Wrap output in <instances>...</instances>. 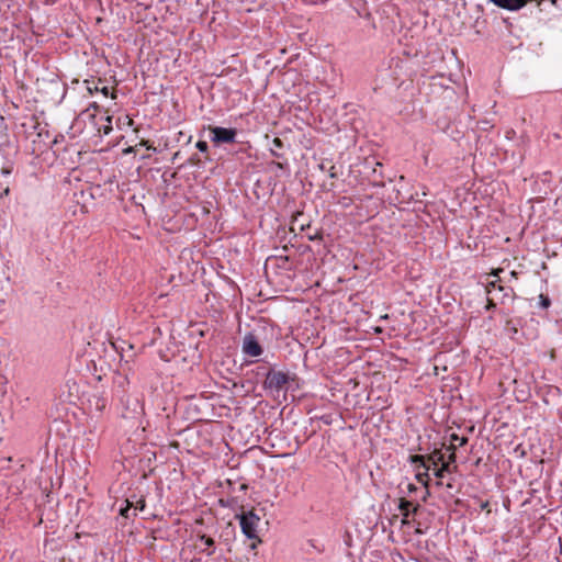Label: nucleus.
Wrapping results in <instances>:
<instances>
[{"label": "nucleus", "instance_id": "obj_1", "mask_svg": "<svg viewBox=\"0 0 562 562\" xmlns=\"http://www.w3.org/2000/svg\"><path fill=\"white\" fill-rule=\"evenodd\" d=\"M239 522L243 533L247 538L255 540L250 548L256 549L257 544L261 542L260 538L258 537V525L260 522V517L252 510L245 512L239 516Z\"/></svg>", "mask_w": 562, "mask_h": 562}, {"label": "nucleus", "instance_id": "obj_2", "mask_svg": "<svg viewBox=\"0 0 562 562\" xmlns=\"http://www.w3.org/2000/svg\"><path fill=\"white\" fill-rule=\"evenodd\" d=\"M212 133V142L215 144L226 143L232 144L235 142L237 132L235 128H225L218 126H210Z\"/></svg>", "mask_w": 562, "mask_h": 562}, {"label": "nucleus", "instance_id": "obj_3", "mask_svg": "<svg viewBox=\"0 0 562 562\" xmlns=\"http://www.w3.org/2000/svg\"><path fill=\"white\" fill-rule=\"evenodd\" d=\"M411 461L413 463H420L426 471H429L430 469L437 468L439 463L445 462V457L441 451H434L430 456H428L427 459H425L424 456L415 454L411 458Z\"/></svg>", "mask_w": 562, "mask_h": 562}, {"label": "nucleus", "instance_id": "obj_4", "mask_svg": "<svg viewBox=\"0 0 562 562\" xmlns=\"http://www.w3.org/2000/svg\"><path fill=\"white\" fill-rule=\"evenodd\" d=\"M289 381V376L281 371L268 372L265 380V387L279 392Z\"/></svg>", "mask_w": 562, "mask_h": 562}, {"label": "nucleus", "instance_id": "obj_5", "mask_svg": "<svg viewBox=\"0 0 562 562\" xmlns=\"http://www.w3.org/2000/svg\"><path fill=\"white\" fill-rule=\"evenodd\" d=\"M243 351L249 357H258L262 353V348L252 334H247L244 337Z\"/></svg>", "mask_w": 562, "mask_h": 562}, {"label": "nucleus", "instance_id": "obj_6", "mask_svg": "<svg viewBox=\"0 0 562 562\" xmlns=\"http://www.w3.org/2000/svg\"><path fill=\"white\" fill-rule=\"evenodd\" d=\"M530 1L531 0H491L495 5L509 11H517Z\"/></svg>", "mask_w": 562, "mask_h": 562}, {"label": "nucleus", "instance_id": "obj_7", "mask_svg": "<svg viewBox=\"0 0 562 562\" xmlns=\"http://www.w3.org/2000/svg\"><path fill=\"white\" fill-rule=\"evenodd\" d=\"M126 414L125 417H133L140 415L144 411L142 402L136 397H126Z\"/></svg>", "mask_w": 562, "mask_h": 562}, {"label": "nucleus", "instance_id": "obj_8", "mask_svg": "<svg viewBox=\"0 0 562 562\" xmlns=\"http://www.w3.org/2000/svg\"><path fill=\"white\" fill-rule=\"evenodd\" d=\"M196 537L204 546L200 548V551L207 557L212 555L214 553V539L203 533H198Z\"/></svg>", "mask_w": 562, "mask_h": 562}, {"label": "nucleus", "instance_id": "obj_9", "mask_svg": "<svg viewBox=\"0 0 562 562\" xmlns=\"http://www.w3.org/2000/svg\"><path fill=\"white\" fill-rule=\"evenodd\" d=\"M139 509L143 510L145 507L144 501L138 502ZM138 509V506H133V503H131L128 499L125 501V506L120 508V515L130 518L131 516L136 515V510Z\"/></svg>", "mask_w": 562, "mask_h": 562}, {"label": "nucleus", "instance_id": "obj_10", "mask_svg": "<svg viewBox=\"0 0 562 562\" xmlns=\"http://www.w3.org/2000/svg\"><path fill=\"white\" fill-rule=\"evenodd\" d=\"M418 507H419L418 505H414L412 502H409L405 498H401L398 508L404 517L403 522H406V519L408 518L409 513H411V508H412L413 513H416Z\"/></svg>", "mask_w": 562, "mask_h": 562}, {"label": "nucleus", "instance_id": "obj_11", "mask_svg": "<svg viewBox=\"0 0 562 562\" xmlns=\"http://www.w3.org/2000/svg\"><path fill=\"white\" fill-rule=\"evenodd\" d=\"M449 462H443L440 468H434V473L437 477H442L445 472H450Z\"/></svg>", "mask_w": 562, "mask_h": 562}, {"label": "nucleus", "instance_id": "obj_12", "mask_svg": "<svg viewBox=\"0 0 562 562\" xmlns=\"http://www.w3.org/2000/svg\"><path fill=\"white\" fill-rule=\"evenodd\" d=\"M105 122L106 124L102 125L101 127H99V132H102L104 135H108L111 133L112 131V117L110 115H108L105 117Z\"/></svg>", "mask_w": 562, "mask_h": 562}, {"label": "nucleus", "instance_id": "obj_13", "mask_svg": "<svg viewBox=\"0 0 562 562\" xmlns=\"http://www.w3.org/2000/svg\"><path fill=\"white\" fill-rule=\"evenodd\" d=\"M496 282H497L496 280L488 282V284H487V293L488 294H492L496 290L497 291H503L504 290V288L502 285H497Z\"/></svg>", "mask_w": 562, "mask_h": 562}, {"label": "nucleus", "instance_id": "obj_14", "mask_svg": "<svg viewBox=\"0 0 562 562\" xmlns=\"http://www.w3.org/2000/svg\"><path fill=\"white\" fill-rule=\"evenodd\" d=\"M428 471H425L424 473H417L416 479L418 482L423 483L425 486L428 485Z\"/></svg>", "mask_w": 562, "mask_h": 562}, {"label": "nucleus", "instance_id": "obj_15", "mask_svg": "<svg viewBox=\"0 0 562 562\" xmlns=\"http://www.w3.org/2000/svg\"><path fill=\"white\" fill-rule=\"evenodd\" d=\"M92 110L93 112H91V109H87L86 111H83L81 113L82 116H87V117H94V112L98 110V106L97 105H92Z\"/></svg>", "mask_w": 562, "mask_h": 562}, {"label": "nucleus", "instance_id": "obj_16", "mask_svg": "<svg viewBox=\"0 0 562 562\" xmlns=\"http://www.w3.org/2000/svg\"><path fill=\"white\" fill-rule=\"evenodd\" d=\"M196 148H198L200 151H203V153H204V151H206V150H207V144H206V142H204V140H199V142L196 143Z\"/></svg>", "mask_w": 562, "mask_h": 562}, {"label": "nucleus", "instance_id": "obj_17", "mask_svg": "<svg viewBox=\"0 0 562 562\" xmlns=\"http://www.w3.org/2000/svg\"><path fill=\"white\" fill-rule=\"evenodd\" d=\"M540 300H541V305H542V307H544V308L549 307V305H550V300H549L547 296H544L543 294H541V295H540Z\"/></svg>", "mask_w": 562, "mask_h": 562}, {"label": "nucleus", "instance_id": "obj_18", "mask_svg": "<svg viewBox=\"0 0 562 562\" xmlns=\"http://www.w3.org/2000/svg\"><path fill=\"white\" fill-rule=\"evenodd\" d=\"M272 144L274 147H279V148L283 147V143L279 137L273 138Z\"/></svg>", "mask_w": 562, "mask_h": 562}, {"label": "nucleus", "instance_id": "obj_19", "mask_svg": "<svg viewBox=\"0 0 562 562\" xmlns=\"http://www.w3.org/2000/svg\"><path fill=\"white\" fill-rule=\"evenodd\" d=\"M454 460H456V453H454V446H453L452 450H451V452H450V454L448 457V461L447 462H449V464H450L451 462H454Z\"/></svg>", "mask_w": 562, "mask_h": 562}, {"label": "nucleus", "instance_id": "obj_20", "mask_svg": "<svg viewBox=\"0 0 562 562\" xmlns=\"http://www.w3.org/2000/svg\"><path fill=\"white\" fill-rule=\"evenodd\" d=\"M453 439L459 441V446H463L468 441V439L465 437L459 438L458 436H453Z\"/></svg>", "mask_w": 562, "mask_h": 562}, {"label": "nucleus", "instance_id": "obj_21", "mask_svg": "<svg viewBox=\"0 0 562 562\" xmlns=\"http://www.w3.org/2000/svg\"><path fill=\"white\" fill-rule=\"evenodd\" d=\"M100 91H101L105 97H108V94H109V88H108V87H103Z\"/></svg>", "mask_w": 562, "mask_h": 562}, {"label": "nucleus", "instance_id": "obj_22", "mask_svg": "<svg viewBox=\"0 0 562 562\" xmlns=\"http://www.w3.org/2000/svg\"><path fill=\"white\" fill-rule=\"evenodd\" d=\"M271 154H272V156H274L277 158L281 157V154H279L276 149H271Z\"/></svg>", "mask_w": 562, "mask_h": 562}, {"label": "nucleus", "instance_id": "obj_23", "mask_svg": "<svg viewBox=\"0 0 562 562\" xmlns=\"http://www.w3.org/2000/svg\"><path fill=\"white\" fill-rule=\"evenodd\" d=\"M128 383H130V381H128L127 376H125V378L123 379V382L121 383V386H125V385H127Z\"/></svg>", "mask_w": 562, "mask_h": 562}, {"label": "nucleus", "instance_id": "obj_24", "mask_svg": "<svg viewBox=\"0 0 562 562\" xmlns=\"http://www.w3.org/2000/svg\"><path fill=\"white\" fill-rule=\"evenodd\" d=\"M488 303H490V305H491V306H492V305H494V304H493V297H492V299H488Z\"/></svg>", "mask_w": 562, "mask_h": 562}, {"label": "nucleus", "instance_id": "obj_25", "mask_svg": "<svg viewBox=\"0 0 562 562\" xmlns=\"http://www.w3.org/2000/svg\"><path fill=\"white\" fill-rule=\"evenodd\" d=\"M501 271H502V269H498V270H496L493 274H494V276H497V273H498V272H501Z\"/></svg>", "mask_w": 562, "mask_h": 562}, {"label": "nucleus", "instance_id": "obj_26", "mask_svg": "<svg viewBox=\"0 0 562 562\" xmlns=\"http://www.w3.org/2000/svg\"><path fill=\"white\" fill-rule=\"evenodd\" d=\"M128 124L132 125L133 124V120L132 119H128Z\"/></svg>", "mask_w": 562, "mask_h": 562}, {"label": "nucleus", "instance_id": "obj_27", "mask_svg": "<svg viewBox=\"0 0 562 562\" xmlns=\"http://www.w3.org/2000/svg\"><path fill=\"white\" fill-rule=\"evenodd\" d=\"M517 273L515 271L512 272V277H516Z\"/></svg>", "mask_w": 562, "mask_h": 562}, {"label": "nucleus", "instance_id": "obj_28", "mask_svg": "<svg viewBox=\"0 0 562 562\" xmlns=\"http://www.w3.org/2000/svg\"><path fill=\"white\" fill-rule=\"evenodd\" d=\"M551 2H552L553 4H555V3H557V0H551Z\"/></svg>", "mask_w": 562, "mask_h": 562}]
</instances>
